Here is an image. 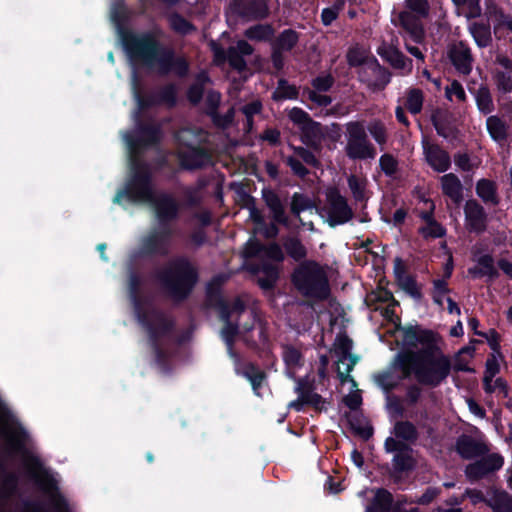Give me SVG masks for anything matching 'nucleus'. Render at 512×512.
Returning <instances> with one entry per match:
<instances>
[{"label":"nucleus","instance_id":"17","mask_svg":"<svg viewBox=\"0 0 512 512\" xmlns=\"http://www.w3.org/2000/svg\"><path fill=\"white\" fill-rule=\"evenodd\" d=\"M504 459L500 454L493 453L466 466L465 474L471 482L479 481L489 473L502 468Z\"/></svg>","mask_w":512,"mask_h":512},{"label":"nucleus","instance_id":"11","mask_svg":"<svg viewBox=\"0 0 512 512\" xmlns=\"http://www.w3.org/2000/svg\"><path fill=\"white\" fill-rule=\"evenodd\" d=\"M34 478L45 492L51 493L53 512H70L68 501L59 492L58 483L52 475L44 471L43 477L38 478L35 475ZM25 508L29 512H48L42 503L36 501L25 502Z\"/></svg>","mask_w":512,"mask_h":512},{"label":"nucleus","instance_id":"9","mask_svg":"<svg viewBox=\"0 0 512 512\" xmlns=\"http://www.w3.org/2000/svg\"><path fill=\"white\" fill-rule=\"evenodd\" d=\"M154 213L159 226L153 230L171 247L174 236V229L171 223L179 218L181 205L172 194H163L159 201H157Z\"/></svg>","mask_w":512,"mask_h":512},{"label":"nucleus","instance_id":"25","mask_svg":"<svg viewBox=\"0 0 512 512\" xmlns=\"http://www.w3.org/2000/svg\"><path fill=\"white\" fill-rule=\"evenodd\" d=\"M288 376L295 380L296 386L294 392L298 395L297 399L289 402L288 408L296 412L302 411V401L316 391L315 379L308 375L304 377H296L294 372H288Z\"/></svg>","mask_w":512,"mask_h":512},{"label":"nucleus","instance_id":"6","mask_svg":"<svg viewBox=\"0 0 512 512\" xmlns=\"http://www.w3.org/2000/svg\"><path fill=\"white\" fill-rule=\"evenodd\" d=\"M129 159L143 160L146 150L161 143L162 129L159 123L149 118L144 120L139 113L134 114V129L123 135Z\"/></svg>","mask_w":512,"mask_h":512},{"label":"nucleus","instance_id":"26","mask_svg":"<svg viewBox=\"0 0 512 512\" xmlns=\"http://www.w3.org/2000/svg\"><path fill=\"white\" fill-rule=\"evenodd\" d=\"M300 131L301 142L317 154H320L322 151V141L324 139L321 123L312 120L301 127Z\"/></svg>","mask_w":512,"mask_h":512},{"label":"nucleus","instance_id":"49","mask_svg":"<svg viewBox=\"0 0 512 512\" xmlns=\"http://www.w3.org/2000/svg\"><path fill=\"white\" fill-rule=\"evenodd\" d=\"M315 207V202L307 195L295 192L291 197L290 212L300 218L303 211L310 210Z\"/></svg>","mask_w":512,"mask_h":512},{"label":"nucleus","instance_id":"51","mask_svg":"<svg viewBox=\"0 0 512 512\" xmlns=\"http://www.w3.org/2000/svg\"><path fill=\"white\" fill-rule=\"evenodd\" d=\"M294 154L300 158V160L308 166L313 168H320L321 162L316 156V152L308 147L290 145Z\"/></svg>","mask_w":512,"mask_h":512},{"label":"nucleus","instance_id":"20","mask_svg":"<svg viewBox=\"0 0 512 512\" xmlns=\"http://www.w3.org/2000/svg\"><path fill=\"white\" fill-rule=\"evenodd\" d=\"M448 58L459 74L467 76L472 72L474 58L466 42L453 44L448 50Z\"/></svg>","mask_w":512,"mask_h":512},{"label":"nucleus","instance_id":"29","mask_svg":"<svg viewBox=\"0 0 512 512\" xmlns=\"http://www.w3.org/2000/svg\"><path fill=\"white\" fill-rule=\"evenodd\" d=\"M431 122L436 133L445 139L457 132V128L453 125V116L447 110H435L431 115Z\"/></svg>","mask_w":512,"mask_h":512},{"label":"nucleus","instance_id":"48","mask_svg":"<svg viewBox=\"0 0 512 512\" xmlns=\"http://www.w3.org/2000/svg\"><path fill=\"white\" fill-rule=\"evenodd\" d=\"M282 348V358L288 369L299 368L304 365V356L298 348L291 344H284Z\"/></svg>","mask_w":512,"mask_h":512},{"label":"nucleus","instance_id":"57","mask_svg":"<svg viewBox=\"0 0 512 512\" xmlns=\"http://www.w3.org/2000/svg\"><path fill=\"white\" fill-rule=\"evenodd\" d=\"M423 388L422 385L417 383L409 384L405 389V395L403 402L408 407L416 406L422 397Z\"/></svg>","mask_w":512,"mask_h":512},{"label":"nucleus","instance_id":"42","mask_svg":"<svg viewBox=\"0 0 512 512\" xmlns=\"http://www.w3.org/2000/svg\"><path fill=\"white\" fill-rule=\"evenodd\" d=\"M469 31L480 48H485L492 42L491 29L489 24L474 22L470 25Z\"/></svg>","mask_w":512,"mask_h":512},{"label":"nucleus","instance_id":"30","mask_svg":"<svg viewBox=\"0 0 512 512\" xmlns=\"http://www.w3.org/2000/svg\"><path fill=\"white\" fill-rule=\"evenodd\" d=\"M442 193L456 204L463 200V186L457 175L448 173L441 177Z\"/></svg>","mask_w":512,"mask_h":512},{"label":"nucleus","instance_id":"54","mask_svg":"<svg viewBox=\"0 0 512 512\" xmlns=\"http://www.w3.org/2000/svg\"><path fill=\"white\" fill-rule=\"evenodd\" d=\"M399 22L400 25L411 34H416L417 32H421L422 28L419 22L418 17H416L412 12L402 11L399 14Z\"/></svg>","mask_w":512,"mask_h":512},{"label":"nucleus","instance_id":"58","mask_svg":"<svg viewBox=\"0 0 512 512\" xmlns=\"http://www.w3.org/2000/svg\"><path fill=\"white\" fill-rule=\"evenodd\" d=\"M379 166L387 177L393 178L398 172V160L390 153H384L380 157Z\"/></svg>","mask_w":512,"mask_h":512},{"label":"nucleus","instance_id":"31","mask_svg":"<svg viewBox=\"0 0 512 512\" xmlns=\"http://www.w3.org/2000/svg\"><path fill=\"white\" fill-rule=\"evenodd\" d=\"M262 276L258 277L257 284L264 291H272L280 278V268L277 264L269 261H263L261 267Z\"/></svg>","mask_w":512,"mask_h":512},{"label":"nucleus","instance_id":"21","mask_svg":"<svg viewBox=\"0 0 512 512\" xmlns=\"http://www.w3.org/2000/svg\"><path fill=\"white\" fill-rule=\"evenodd\" d=\"M422 146L425 160L434 171L443 173L451 167V157L440 145L423 140Z\"/></svg>","mask_w":512,"mask_h":512},{"label":"nucleus","instance_id":"13","mask_svg":"<svg viewBox=\"0 0 512 512\" xmlns=\"http://www.w3.org/2000/svg\"><path fill=\"white\" fill-rule=\"evenodd\" d=\"M262 199L270 211L272 223L267 228L265 236L274 238L278 235L279 229L277 224L288 226L289 219L286 215L285 205L276 191L271 188L262 189Z\"/></svg>","mask_w":512,"mask_h":512},{"label":"nucleus","instance_id":"22","mask_svg":"<svg viewBox=\"0 0 512 512\" xmlns=\"http://www.w3.org/2000/svg\"><path fill=\"white\" fill-rule=\"evenodd\" d=\"M377 54L389 65L396 69L402 70L405 74H410L413 68L412 59L406 57L398 48L383 43L377 48Z\"/></svg>","mask_w":512,"mask_h":512},{"label":"nucleus","instance_id":"4","mask_svg":"<svg viewBox=\"0 0 512 512\" xmlns=\"http://www.w3.org/2000/svg\"><path fill=\"white\" fill-rule=\"evenodd\" d=\"M130 174L125 182L124 188L117 191L113 201L120 203L122 198H126L130 203L143 204L149 203L153 209L157 206V201L167 192L155 194L153 174L150 165L144 160L129 159Z\"/></svg>","mask_w":512,"mask_h":512},{"label":"nucleus","instance_id":"44","mask_svg":"<svg viewBox=\"0 0 512 512\" xmlns=\"http://www.w3.org/2000/svg\"><path fill=\"white\" fill-rule=\"evenodd\" d=\"M156 93L159 106L174 108L177 105L178 89L175 83L169 82L161 86Z\"/></svg>","mask_w":512,"mask_h":512},{"label":"nucleus","instance_id":"32","mask_svg":"<svg viewBox=\"0 0 512 512\" xmlns=\"http://www.w3.org/2000/svg\"><path fill=\"white\" fill-rule=\"evenodd\" d=\"M394 503L392 493L385 488H377L374 497L367 505L365 512H389Z\"/></svg>","mask_w":512,"mask_h":512},{"label":"nucleus","instance_id":"37","mask_svg":"<svg viewBox=\"0 0 512 512\" xmlns=\"http://www.w3.org/2000/svg\"><path fill=\"white\" fill-rule=\"evenodd\" d=\"M299 41V33L291 28L285 29L278 34L272 43V48L280 52L292 51Z\"/></svg>","mask_w":512,"mask_h":512},{"label":"nucleus","instance_id":"39","mask_svg":"<svg viewBox=\"0 0 512 512\" xmlns=\"http://www.w3.org/2000/svg\"><path fill=\"white\" fill-rule=\"evenodd\" d=\"M275 34V29L271 24H255L247 28L244 36L251 41L267 42L270 41Z\"/></svg>","mask_w":512,"mask_h":512},{"label":"nucleus","instance_id":"34","mask_svg":"<svg viewBox=\"0 0 512 512\" xmlns=\"http://www.w3.org/2000/svg\"><path fill=\"white\" fill-rule=\"evenodd\" d=\"M488 134L497 143H504L508 139V125L498 115H491L486 119Z\"/></svg>","mask_w":512,"mask_h":512},{"label":"nucleus","instance_id":"45","mask_svg":"<svg viewBox=\"0 0 512 512\" xmlns=\"http://www.w3.org/2000/svg\"><path fill=\"white\" fill-rule=\"evenodd\" d=\"M476 106L483 115L492 113L495 109L491 92L486 85H481L475 93Z\"/></svg>","mask_w":512,"mask_h":512},{"label":"nucleus","instance_id":"10","mask_svg":"<svg viewBox=\"0 0 512 512\" xmlns=\"http://www.w3.org/2000/svg\"><path fill=\"white\" fill-rule=\"evenodd\" d=\"M395 328L396 331L401 332V350H418V346H421L420 349H433L438 346L437 333L418 323L402 325L399 321Z\"/></svg>","mask_w":512,"mask_h":512},{"label":"nucleus","instance_id":"14","mask_svg":"<svg viewBox=\"0 0 512 512\" xmlns=\"http://www.w3.org/2000/svg\"><path fill=\"white\" fill-rule=\"evenodd\" d=\"M270 0H233L230 9L233 14L247 21L264 20L270 15Z\"/></svg>","mask_w":512,"mask_h":512},{"label":"nucleus","instance_id":"7","mask_svg":"<svg viewBox=\"0 0 512 512\" xmlns=\"http://www.w3.org/2000/svg\"><path fill=\"white\" fill-rule=\"evenodd\" d=\"M153 319L140 323L147 331L150 347L154 353V359L159 370L164 374L172 371L171 353L162 347L161 339L172 334L175 322L166 317L161 311L153 310Z\"/></svg>","mask_w":512,"mask_h":512},{"label":"nucleus","instance_id":"52","mask_svg":"<svg viewBox=\"0 0 512 512\" xmlns=\"http://www.w3.org/2000/svg\"><path fill=\"white\" fill-rule=\"evenodd\" d=\"M137 108L138 110L135 113L142 114L143 111H146L152 107L159 106L157 101V93L151 92L144 94L141 91L137 90L135 93Z\"/></svg>","mask_w":512,"mask_h":512},{"label":"nucleus","instance_id":"59","mask_svg":"<svg viewBox=\"0 0 512 512\" xmlns=\"http://www.w3.org/2000/svg\"><path fill=\"white\" fill-rule=\"evenodd\" d=\"M368 131L372 138L379 144L385 145L388 140L387 130L383 122L380 120H374L369 123Z\"/></svg>","mask_w":512,"mask_h":512},{"label":"nucleus","instance_id":"24","mask_svg":"<svg viewBox=\"0 0 512 512\" xmlns=\"http://www.w3.org/2000/svg\"><path fill=\"white\" fill-rule=\"evenodd\" d=\"M455 450L461 458L469 460L483 456L487 453L488 448L473 437L462 434L456 440Z\"/></svg>","mask_w":512,"mask_h":512},{"label":"nucleus","instance_id":"41","mask_svg":"<svg viewBox=\"0 0 512 512\" xmlns=\"http://www.w3.org/2000/svg\"><path fill=\"white\" fill-rule=\"evenodd\" d=\"M209 81L207 73L201 72L197 75L196 81L188 87L186 96L192 105H198L201 102L204 95V85Z\"/></svg>","mask_w":512,"mask_h":512},{"label":"nucleus","instance_id":"50","mask_svg":"<svg viewBox=\"0 0 512 512\" xmlns=\"http://www.w3.org/2000/svg\"><path fill=\"white\" fill-rule=\"evenodd\" d=\"M424 96L419 88H410L407 92L405 107L413 114H419L423 108Z\"/></svg>","mask_w":512,"mask_h":512},{"label":"nucleus","instance_id":"1","mask_svg":"<svg viewBox=\"0 0 512 512\" xmlns=\"http://www.w3.org/2000/svg\"><path fill=\"white\" fill-rule=\"evenodd\" d=\"M163 35L160 27L142 32L127 28L119 30L123 49L132 63L159 76L186 78L190 72L188 59L177 54L172 46L161 42Z\"/></svg>","mask_w":512,"mask_h":512},{"label":"nucleus","instance_id":"56","mask_svg":"<svg viewBox=\"0 0 512 512\" xmlns=\"http://www.w3.org/2000/svg\"><path fill=\"white\" fill-rule=\"evenodd\" d=\"M398 285L402 290H404L407 294L413 297L416 300H420L423 297L420 287L417 284V281L414 276L407 275L401 280H397Z\"/></svg>","mask_w":512,"mask_h":512},{"label":"nucleus","instance_id":"28","mask_svg":"<svg viewBox=\"0 0 512 512\" xmlns=\"http://www.w3.org/2000/svg\"><path fill=\"white\" fill-rule=\"evenodd\" d=\"M474 260L477 262V266L468 269V274L472 278L479 279L486 276L492 281L500 276L499 271L494 265V258L491 254H483L474 258Z\"/></svg>","mask_w":512,"mask_h":512},{"label":"nucleus","instance_id":"53","mask_svg":"<svg viewBox=\"0 0 512 512\" xmlns=\"http://www.w3.org/2000/svg\"><path fill=\"white\" fill-rule=\"evenodd\" d=\"M418 233L424 238V239H437V238H443L446 236L447 230L446 228L439 223L437 220L435 222L430 223L429 225L426 224L425 226H421L418 229Z\"/></svg>","mask_w":512,"mask_h":512},{"label":"nucleus","instance_id":"38","mask_svg":"<svg viewBox=\"0 0 512 512\" xmlns=\"http://www.w3.org/2000/svg\"><path fill=\"white\" fill-rule=\"evenodd\" d=\"M167 21L169 28L178 35L187 36L197 31V27L178 12L169 14Z\"/></svg>","mask_w":512,"mask_h":512},{"label":"nucleus","instance_id":"62","mask_svg":"<svg viewBox=\"0 0 512 512\" xmlns=\"http://www.w3.org/2000/svg\"><path fill=\"white\" fill-rule=\"evenodd\" d=\"M301 403L302 409L306 405L312 407L317 413H321L327 410L326 404L328 402L324 397H322L315 391L308 397H305V399Z\"/></svg>","mask_w":512,"mask_h":512},{"label":"nucleus","instance_id":"18","mask_svg":"<svg viewBox=\"0 0 512 512\" xmlns=\"http://www.w3.org/2000/svg\"><path fill=\"white\" fill-rule=\"evenodd\" d=\"M465 225L469 232L482 234L487 229L488 216L484 207L475 199L467 200L464 206Z\"/></svg>","mask_w":512,"mask_h":512},{"label":"nucleus","instance_id":"23","mask_svg":"<svg viewBox=\"0 0 512 512\" xmlns=\"http://www.w3.org/2000/svg\"><path fill=\"white\" fill-rule=\"evenodd\" d=\"M416 467V460L413 457L411 446L408 450L394 454L392 458V471L390 477L395 483H398L404 474L412 472Z\"/></svg>","mask_w":512,"mask_h":512},{"label":"nucleus","instance_id":"8","mask_svg":"<svg viewBox=\"0 0 512 512\" xmlns=\"http://www.w3.org/2000/svg\"><path fill=\"white\" fill-rule=\"evenodd\" d=\"M347 144L345 153L351 160L374 159L377 152L369 141L365 126L361 121H351L346 124Z\"/></svg>","mask_w":512,"mask_h":512},{"label":"nucleus","instance_id":"5","mask_svg":"<svg viewBox=\"0 0 512 512\" xmlns=\"http://www.w3.org/2000/svg\"><path fill=\"white\" fill-rule=\"evenodd\" d=\"M291 283L306 298L324 301L331 293L327 273L315 260L300 262L291 274Z\"/></svg>","mask_w":512,"mask_h":512},{"label":"nucleus","instance_id":"3","mask_svg":"<svg viewBox=\"0 0 512 512\" xmlns=\"http://www.w3.org/2000/svg\"><path fill=\"white\" fill-rule=\"evenodd\" d=\"M159 280L169 297L181 303L189 298L197 285L199 270L187 256L179 255L159 274Z\"/></svg>","mask_w":512,"mask_h":512},{"label":"nucleus","instance_id":"47","mask_svg":"<svg viewBox=\"0 0 512 512\" xmlns=\"http://www.w3.org/2000/svg\"><path fill=\"white\" fill-rule=\"evenodd\" d=\"M487 504L493 512H512V496L504 490H496Z\"/></svg>","mask_w":512,"mask_h":512},{"label":"nucleus","instance_id":"40","mask_svg":"<svg viewBox=\"0 0 512 512\" xmlns=\"http://www.w3.org/2000/svg\"><path fill=\"white\" fill-rule=\"evenodd\" d=\"M222 284L223 279L220 276H215L208 282L205 295V303L207 307L213 308L225 300L221 290Z\"/></svg>","mask_w":512,"mask_h":512},{"label":"nucleus","instance_id":"64","mask_svg":"<svg viewBox=\"0 0 512 512\" xmlns=\"http://www.w3.org/2000/svg\"><path fill=\"white\" fill-rule=\"evenodd\" d=\"M495 84L497 89L503 93L508 94L512 92V76L504 71H497L494 75Z\"/></svg>","mask_w":512,"mask_h":512},{"label":"nucleus","instance_id":"19","mask_svg":"<svg viewBox=\"0 0 512 512\" xmlns=\"http://www.w3.org/2000/svg\"><path fill=\"white\" fill-rule=\"evenodd\" d=\"M171 247L152 229L140 240L137 255L140 258L167 257Z\"/></svg>","mask_w":512,"mask_h":512},{"label":"nucleus","instance_id":"46","mask_svg":"<svg viewBox=\"0 0 512 512\" xmlns=\"http://www.w3.org/2000/svg\"><path fill=\"white\" fill-rule=\"evenodd\" d=\"M298 96V88L295 85L289 84L284 78L278 80L277 87L272 93V99L274 101L296 100Z\"/></svg>","mask_w":512,"mask_h":512},{"label":"nucleus","instance_id":"61","mask_svg":"<svg viewBox=\"0 0 512 512\" xmlns=\"http://www.w3.org/2000/svg\"><path fill=\"white\" fill-rule=\"evenodd\" d=\"M262 256L266 258L265 260H272L276 263H282L285 259L284 252L281 246L276 242L265 244Z\"/></svg>","mask_w":512,"mask_h":512},{"label":"nucleus","instance_id":"60","mask_svg":"<svg viewBox=\"0 0 512 512\" xmlns=\"http://www.w3.org/2000/svg\"><path fill=\"white\" fill-rule=\"evenodd\" d=\"M229 66L239 73L246 71L247 62L245 58L237 51L234 46L228 47V60Z\"/></svg>","mask_w":512,"mask_h":512},{"label":"nucleus","instance_id":"12","mask_svg":"<svg viewBox=\"0 0 512 512\" xmlns=\"http://www.w3.org/2000/svg\"><path fill=\"white\" fill-rule=\"evenodd\" d=\"M326 200L328 204L327 222L330 227L343 225L354 217L352 208L338 188H329L326 192Z\"/></svg>","mask_w":512,"mask_h":512},{"label":"nucleus","instance_id":"15","mask_svg":"<svg viewBox=\"0 0 512 512\" xmlns=\"http://www.w3.org/2000/svg\"><path fill=\"white\" fill-rule=\"evenodd\" d=\"M180 167L186 171H195L211 163V154L208 149L200 145L186 144L178 153Z\"/></svg>","mask_w":512,"mask_h":512},{"label":"nucleus","instance_id":"43","mask_svg":"<svg viewBox=\"0 0 512 512\" xmlns=\"http://www.w3.org/2000/svg\"><path fill=\"white\" fill-rule=\"evenodd\" d=\"M283 247L286 254L295 262L307 260V248L298 237H288L283 242Z\"/></svg>","mask_w":512,"mask_h":512},{"label":"nucleus","instance_id":"16","mask_svg":"<svg viewBox=\"0 0 512 512\" xmlns=\"http://www.w3.org/2000/svg\"><path fill=\"white\" fill-rule=\"evenodd\" d=\"M142 277L134 270H131L128 277L129 297L133 305L135 316L139 323L153 319L152 311L145 308V301L141 294Z\"/></svg>","mask_w":512,"mask_h":512},{"label":"nucleus","instance_id":"33","mask_svg":"<svg viewBox=\"0 0 512 512\" xmlns=\"http://www.w3.org/2000/svg\"><path fill=\"white\" fill-rule=\"evenodd\" d=\"M239 373L250 382L253 392L259 396V390L262 388L263 383L267 378L266 373L252 362L244 364L241 372Z\"/></svg>","mask_w":512,"mask_h":512},{"label":"nucleus","instance_id":"55","mask_svg":"<svg viewBox=\"0 0 512 512\" xmlns=\"http://www.w3.org/2000/svg\"><path fill=\"white\" fill-rule=\"evenodd\" d=\"M27 438V433L23 427H19L17 430L13 431L8 437V446L9 449L13 452H24L25 449V441Z\"/></svg>","mask_w":512,"mask_h":512},{"label":"nucleus","instance_id":"35","mask_svg":"<svg viewBox=\"0 0 512 512\" xmlns=\"http://www.w3.org/2000/svg\"><path fill=\"white\" fill-rule=\"evenodd\" d=\"M476 194L486 204L498 205L500 199L497 193V185L493 180L482 178L476 183Z\"/></svg>","mask_w":512,"mask_h":512},{"label":"nucleus","instance_id":"27","mask_svg":"<svg viewBox=\"0 0 512 512\" xmlns=\"http://www.w3.org/2000/svg\"><path fill=\"white\" fill-rule=\"evenodd\" d=\"M367 68L375 75V80L373 82H368L366 78L360 75V81L367 83L373 91L384 90L391 81L392 75L390 71L386 67L382 66L374 56H372L367 63Z\"/></svg>","mask_w":512,"mask_h":512},{"label":"nucleus","instance_id":"2","mask_svg":"<svg viewBox=\"0 0 512 512\" xmlns=\"http://www.w3.org/2000/svg\"><path fill=\"white\" fill-rule=\"evenodd\" d=\"M395 367L407 379L412 375L418 384L430 388L440 386L450 375V357L439 346L433 349L400 350L395 358Z\"/></svg>","mask_w":512,"mask_h":512},{"label":"nucleus","instance_id":"63","mask_svg":"<svg viewBox=\"0 0 512 512\" xmlns=\"http://www.w3.org/2000/svg\"><path fill=\"white\" fill-rule=\"evenodd\" d=\"M285 163L287 166H289L292 173L301 179L306 178L310 174L309 169L297 157L288 156L285 160Z\"/></svg>","mask_w":512,"mask_h":512},{"label":"nucleus","instance_id":"36","mask_svg":"<svg viewBox=\"0 0 512 512\" xmlns=\"http://www.w3.org/2000/svg\"><path fill=\"white\" fill-rule=\"evenodd\" d=\"M397 439L409 444H415L419 438L417 427L408 420H400L394 424L393 432Z\"/></svg>","mask_w":512,"mask_h":512}]
</instances>
